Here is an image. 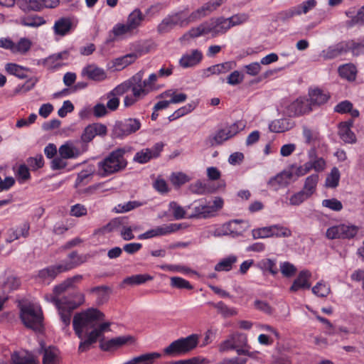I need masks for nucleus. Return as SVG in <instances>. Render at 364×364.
<instances>
[{
	"instance_id": "052dcab7",
	"label": "nucleus",
	"mask_w": 364,
	"mask_h": 364,
	"mask_svg": "<svg viewBox=\"0 0 364 364\" xmlns=\"http://www.w3.org/2000/svg\"><path fill=\"white\" fill-rule=\"evenodd\" d=\"M292 176V173L290 172H282L279 174H277L276 176L272 178L269 181V185H284L288 183V180H290Z\"/></svg>"
},
{
	"instance_id": "39448f33",
	"label": "nucleus",
	"mask_w": 364,
	"mask_h": 364,
	"mask_svg": "<svg viewBox=\"0 0 364 364\" xmlns=\"http://www.w3.org/2000/svg\"><path fill=\"white\" fill-rule=\"evenodd\" d=\"M198 342L199 336L193 333L171 342L164 349V353L170 357L184 355L194 350L198 346Z\"/></svg>"
},
{
	"instance_id": "dca6fc26",
	"label": "nucleus",
	"mask_w": 364,
	"mask_h": 364,
	"mask_svg": "<svg viewBox=\"0 0 364 364\" xmlns=\"http://www.w3.org/2000/svg\"><path fill=\"white\" fill-rule=\"evenodd\" d=\"M202 51L198 49H192L181 56L178 63L183 68H189L198 65L203 60Z\"/></svg>"
},
{
	"instance_id": "13d9d810",
	"label": "nucleus",
	"mask_w": 364,
	"mask_h": 364,
	"mask_svg": "<svg viewBox=\"0 0 364 364\" xmlns=\"http://www.w3.org/2000/svg\"><path fill=\"white\" fill-rule=\"evenodd\" d=\"M28 166L32 171H36L44 166V159L42 154H37L36 156L28 157L26 159Z\"/></svg>"
},
{
	"instance_id": "58836bf2",
	"label": "nucleus",
	"mask_w": 364,
	"mask_h": 364,
	"mask_svg": "<svg viewBox=\"0 0 364 364\" xmlns=\"http://www.w3.org/2000/svg\"><path fill=\"white\" fill-rule=\"evenodd\" d=\"M161 357L159 353H149L131 359L132 364H154L155 359Z\"/></svg>"
},
{
	"instance_id": "393cba45",
	"label": "nucleus",
	"mask_w": 364,
	"mask_h": 364,
	"mask_svg": "<svg viewBox=\"0 0 364 364\" xmlns=\"http://www.w3.org/2000/svg\"><path fill=\"white\" fill-rule=\"evenodd\" d=\"M294 127V122L291 120L282 118L273 120L269 124V129L272 132L282 133L291 129Z\"/></svg>"
},
{
	"instance_id": "864d4df0",
	"label": "nucleus",
	"mask_w": 364,
	"mask_h": 364,
	"mask_svg": "<svg viewBox=\"0 0 364 364\" xmlns=\"http://www.w3.org/2000/svg\"><path fill=\"white\" fill-rule=\"evenodd\" d=\"M229 139H230V137L229 134H228L226 129H221L216 132L214 136L209 139L210 144L212 146L220 145Z\"/></svg>"
},
{
	"instance_id": "338daca9",
	"label": "nucleus",
	"mask_w": 364,
	"mask_h": 364,
	"mask_svg": "<svg viewBox=\"0 0 364 364\" xmlns=\"http://www.w3.org/2000/svg\"><path fill=\"white\" fill-rule=\"evenodd\" d=\"M295 16H299V12L296 10V6H292L287 10L279 12L277 18L280 21H286Z\"/></svg>"
},
{
	"instance_id": "bf43d9fd",
	"label": "nucleus",
	"mask_w": 364,
	"mask_h": 364,
	"mask_svg": "<svg viewBox=\"0 0 364 364\" xmlns=\"http://www.w3.org/2000/svg\"><path fill=\"white\" fill-rule=\"evenodd\" d=\"M311 290L314 294L319 297H326L331 291L330 287L323 282H318Z\"/></svg>"
},
{
	"instance_id": "7ed1b4c3",
	"label": "nucleus",
	"mask_w": 364,
	"mask_h": 364,
	"mask_svg": "<svg viewBox=\"0 0 364 364\" xmlns=\"http://www.w3.org/2000/svg\"><path fill=\"white\" fill-rule=\"evenodd\" d=\"M69 261H63L61 264L51 265L38 272V278L45 283L49 284L59 274L73 269L87 261V256L78 255L73 251L68 255Z\"/></svg>"
},
{
	"instance_id": "3c124183",
	"label": "nucleus",
	"mask_w": 364,
	"mask_h": 364,
	"mask_svg": "<svg viewBox=\"0 0 364 364\" xmlns=\"http://www.w3.org/2000/svg\"><path fill=\"white\" fill-rule=\"evenodd\" d=\"M189 189L191 193L197 195L209 194L213 191L205 183L200 181H198L196 183L191 184Z\"/></svg>"
},
{
	"instance_id": "a18cd8bd",
	"label": "nucleus",
	"mask_w": 364,
	"mask_h": 364,
	"mask_svg": "<svg viewBox=\"0 0 364 364\" xmlns=\"http://www.w3.org/2000/svg\"><path fill=\"white\" fill-rule=\"evenodd\" d=\"M257 266L262 270L269 272L272 275L277 274L279 271L276 261L269 258L262 259L258 262Z\"/></svg>"
},
{
	"instance_id": "79ce46f5",
	"label": "nucleus",
	"mask_w": 364,
	"mask_h": 364,
	"mask_svg": "<svg viewBox=\"0 0 364 364\" xmlns=\"http://www.w3.org/2000/svg\"><path fill=\"white\" fill-rule=\"evenodd\" d=\"M11 360L14 364H38V361L31 354L21 355L18 353L14 352L11 355Z\"/></svg>"
},
{
	"instance_id": "f8f14e48",
	"label": "nucleus",
	"mask_w": 364,
	"mask_h": 364,
	"mask_svg": "<svg viewBox=\"0 0 364 364\" xmlns=\"http://www.w3.org/2000/svg\"><path fill=\"white\" fill-rule=\"evenodd\" d=\"M164 144L163 142L156 143L151 148H147L136 153L134 160L139 164H145L151 159L159 156Z\"/></svg>"
},
{
	"instance_id": "603ef678",
	"label": "nucleus",
	"mask_w": 364,
	"mask_h": 364,
	"mask_svg": "<svg viewBox=\"0 0 364 364\" xmlns=\"http://www.w3.org/2000/svg\"><path fill=\"white\" fill-rule=\"evenodd\" d=\"M211 305L215 308L218 313L223 317H230L237 314V311L233 308L228 307L224 302L211 303Z\"/></svg>"
},
{
	"instance_id": "423d86ee",
	"label": "nucleus",
	"mask_w": 364,
	"mask_h": 364,
	"mask_svg": "<svg viewBox=\"0 0 364 364\" xmlns=\"http://www.w3.org/2000/svg\"><path fill=\"white\" fill-rule=\"evenodd\" d=\"M20 318L26 327L35 331H41L43 328V315L41 310L36 311L32 305L21 307Z\"/></svg>"
},
{
	"instance_id": "37998d69",
	"label": "nucleus",
	"mask_w": 364,
	"mask_h": 364,
	"mask_svg": "<svg viewBox=\"0 0 364 364\" xmlns=\"http://www.w3.org/2000/svg\"><path fill=\"white\" fill-rule=\"evenodd\" d=\"M181 227V224H168L157 226L154 228L156 237L166 235L178 231Z\"/></svg>"
},
{
	"instance_id": "c9c22d12",
	"label": "nucleus",
	"mask_w": 364,
	"mask_h": 364,
	"mask_svg": "<svg viewBox=\"0 0 364 364\" xmlns=\"http://www.w3.org/2000/svg\"><path fill=\"white\" fill-rule=\"evenodd\" d=\"M208 34H209V31L208 28V24L205 21L196 27L191 28L183 36V38L188 40L190 38H195Z\"/></svg>"
},
{
	"instance_id": "e433bc0d",
	"label": "nucleus",
	"mask_w": 364,
	"mask_h": 364,
	"mask_svg": "<svg viewBox=\"0 0 364 364\" xmlns=\"http://www.w3.org/2000/svg\"><path fill=\"white\" fill-rule=\"evenodd\" d=\"M318 178L317 173H313L309 176L304 181L301 191H304L310 198L316 192Z\"/></svg>"
},
{
	"instance_id": "9d476101",
	"label": "nucleus",
	"mask_w": 364,
	"mask_h": 364,
	"mask_svg": "<svg viewBox=\"0 0 364 364\" xmlns=\"http://www.w3.org/2000/svg\"><path fill=\"white\" fill-rule=\"evenodd\" d=\"M78 297V301H67L65 303L57 308L60 320L64 325L63 327V331H65L70 324L71 314L73 311L79 307L85 301V296L83 294H79Z\"/></svg>"
},
{
	"instance_id": "0e129e2a",
	"label": "nucleus",
	"mask_w": 364,
	"mask_h": 364,
	"mask_svg": "<svg viewBox=\"0 0 364 364\" xmlns=\"http://www.w3.org/2000/svg\"><path fill=\"white\" fill-rule=\"evenodd\" d=\"M245 74L239 70H234L227 77V83L237 85L243 82Z\"/></svg>"
},
{
	"instance_id": "c03bdc74",
	"label": "nucleus",
	"mask_w": 364,
	"mask_h": 364,
	"mask_svg": "<svg viewBox=\"0 0 364 364\" xmlns=\"http://www.w3.org/2000/svg\"><path fill=\"white\" fill-rule=\"evenodd\" d=\"M340 176L341 174L338 168L333 167L326 178L325 186L331 188H336L339 183Z\"/></svg>"
},
{
	"instance_id": "7c9ffc66",
	"label": "nucleus",
	"mask_w": 364,
	"mask_h": 364,
	"mask_svg": "<svg viewBox=\"0 0 364 364\" xmlns=\"http://www.w3.org/2000/svg\"><path fill=\"white\" fill-rule=\"evenodd\" d=\"M5 70L11 75L24 79L28 77V73L30 70L16 63H9L6 64Z\"/></svg>"
},
{
	"instance_id": "4be33fe9",
	"label": "nucleus",
	"mask_w": 364,
	"mask_h": 364,
	"mask_svg": "<svg viewBox=\"0 0 364 364\" xmlns=\"http://www.w3.org/2000/svg\"><path fill=\"white\" fill-rule=\"evenodd\" d=\"M81 74L83 77L94 81H102L107 78L105 70L95 65H89L83 68Z\"/></svg>"
},
{
	"instance_id": "b1692460",
	"label": "nucleus",
	"mask_w": 364,
	"mask_h": 364,
	"mask_svg": "<svg viewBox=\"0 0 364 364\" xmlns=\"http://www.w3.org/2000/svg\"><path fill=\"white\" fill-rule=\"evenodd\" d=\"M127 225H129L128 217H117L110 220L106 225L103 226L102 228V231L107 233L114 231L120 232L122 227H125Z\"/></svg>"
},
{
	"instance_id": "0eeeda50",
	"label": "nucleus",
	"mask_w": 364,
	"mask_h": 364,
	"mask_svg": "<svg viewBox=\"0 0 364 364\" xmlns=\"http://www.w3.org/2000/svg\"><path fill=\"white\" fill-rule=\"evenodd\" d=\"M141 122L136 118H127L115 122L112 135L117 139H123L140 129Z\"/></svg>"
},
{
	"instance_id": "cd10ccee",
	"label": "nucleus",
	"mask_w": 364,
	"mask_h": 364,
	"mask_svg": "<svg viewBox=\"0 0 364 364\" xmlns=\"http://www.w3.org/2000/svg\"><path fill=\"white\" fill-rule=\"evenodd\" d=\"M138 58L139 55L136 53H131L117 58L113 60V67L117 70H121L133 63Z\"/></svg>"
},
{
	"instance_id": "aec40b11",
	"label": "nucleus",
	"mask_w": 364,
	"mask_h": 364,
	"mask_svg": "<svg viewBox=\"0 0 364 364\" xmlns=\"http://www.w3.org/2000/svg\"><path fill=\"white\" fill-rule=\"evenodd\" d=\"M311 277V273L307 269L301 271L297 277L293 282L292 285L289 288V291L296 292L299 289H309L311 288V283L309 282Z\"/></svg>"
},
{
	"instance_id": "bb28decb",
	"label": "nucleus",
	"mask_w": 364,
	"mask_h": 364,
	"mask_svg": "<svg viewBox=\"0 0 364 364\" xmlns=\"http://www.w3.org/2000/svg\"><path fill=\"white\" fill-rule=\"evenodd\" d=\"M90 293L95 294L97 296L96 302L98 305L106 303L109 298L112 289L110 287L105 285L95 287L90 290Z\"/></svg>"
},
{
	"instance_id": "ea45409f",
	"label": "nucleus",
	"mask_w": 364,
	"mask_h": 364,
	"mask_svg": "<svg viewBox=\"0 0 364 364\" xmlns=\"http://www.w3.org/2000/svg\"><path fill=\"white\" fill-rule=\"evenodd\" d=\"M307 98L313 108L314 106H319L326 103L330 98V95L325 92H309Z\"/></svg>"
},
{
	"instance_id": "e2e57ef3",
	"label": "nucleus",
	"mask_w": 364,
	"mask_h": 364,
	"mask_svg": "<svg viewBox=\"0 0 364 364\" xmlns=\"http://www.w3.org/2000/svg\"><path fill=\"white\" fill-rule=\"evenodd\" d=\"M310 197L303 191H299L294 193L289 198V204L291 205L298 206L309 199Z\"/></svg>"
},
{
	"instance_id": "a878e982",
	"label": "nucleus",
	"mask_w": 364,
	"mask_h": 364,
	"mask_svg": "<svg viewBox=\"0 0 364 364\" xmlns=\"http://www.w3.org/2000/svg\"><path fill=\"white\" fill-rule=\"evenodd\" d=\"M335 112L343 114L349 113L352 118L358 117L360 112L358 109H353V105L348 100H343L338 103L333 108Z\"/></svg>"
},
{
	"instance_id": "6e6552de",
	"label": "nucleus",
	"mask_w": 364,
	"mask_h": 364,
	"mask_svg": "<svg viewBox=\"0 0 364 364\" xmlns=\"http://www.w3.org/2000/svg\"><path fill=\"white\" fill-rule=\"evenodd\" d=\"M358 228L353 225L340 224L327 229L326 237L329 240L352 239L358 233Z\"/></svg>"
},
{
	"instance_id": "4c0bfd02",
	"label": "nucleus",
	"mask_w": 364,
	"mask_h": 364,
	"mask_svg": "<svg viewBox=\"0 0 364 364\" xmlns=\"http://www.w3.org/2000/svg\"><path fill=\"white\" fill-rule=\"evenodd\" d=\"M46 23V21L43 17L38 16H23L19 19V23L24 26L28 27H38L40 26L43 25Z\"/></svg>"
},
{
	"instance_id": "f257e3e1",
	"label": "nucleus",
	"mask_w": 364,
	"mask_h": 364,
	"mask_svg": "<svg viewBox=\"0 0 364 364\" xmlns=\"http://www.w3.org/2000/svg\"><path fill=\"white\" fill-rule=\"evenodd\" d=\"M105 314L97 309L89 308L76 313L73 319V328L76 336L80 339L78 353L89 350L99 338H104L105 332L110 331V322H103Z\"/></svg>"
},
{
	"instance_id": "5fc2aeb1",
	"label": "nucleus",
	"mask_w": 364,
	"mask_h": 364,
	"mask_svg": "<svg viewBox=\"0 0 364 364\" xmlns=\"http://www.w3.org/2000/svg\"><path fill=\"white\" fill-rule=\"evenodd\" d=\"M141 205H143V203L137 200L128 201L127 203L123 204H118L114 208V211L117 213H126Z\"/></svg>"
},
{
	"instance_id": "a211bd4d",
	"label": "nucleus",
	"mask_w": 364,
	"mask_h": 364,
	"mask_svg": "<svg viewBox=\"0 0 364 364\" xmlns=\"http://www.w3.org/2000/svg\"><path fill=\"white\" fill-rule=\"evenodd\" d=\"M288 110L291 115L299 116L309 112L312 107L307 97H299L289 105Z\"/></svg>"
},
{
	"instance_id": "a19ab883",
	"label": "nucleus",
	"mask_w": 364,
	"mask_h": 364,
	"mask_svg": "<svg viewBox=\"0 0 364 364\" xmlns=\"http://www.w3.org/2000/svg\"><path fill=\"white\" fill-rule=\"evenodd\" d=\"M237 262V257L230 255L221 259L215 266V270L217 272H229L232 269V265Z\"/></svg>"
},
{
	"instance_id": "f704fd0d",
	"label": "nucleus",
	"mask_w": 364,
	"mask_h": 364,
	"mask_svg": "<svg viewBox=\"0 0 364 364\" xmlns=\"http://www.w3.org/2000/svg\"><path fill=\"white\" fill-rule=\"evenodd\" d=\"M339 75L348 81H353L355 80L357 75L356 67L352 63H347L339 66L338 68Z\"/></svg>"
},
{
	"instance_id": "49530a36",
	"label": "nucleus",
	"mask_w": 364,
	"mask_h": 364,
	"mask_svg": "<svg viewBox=\"0 0 364 364\" xmlns=\"http://www.w3.org/2000/svg\"><path fill=\"white\" fill-rule=\"evenodd\" d=\"M58 349L53 346L45 348L43 351V364H57Z\"/></svg>"
},
{
	"instance_id": "de8ad7c7",
	"label": "nucleus",
	"mask_w": 364,
	"mask_h": 364,
	"mask_svg": "<svg viewBox=\"0 0 364 364\" xmlns=\"http://www.w3.org/2000/svg\"><path fill=\"white\" fill-rule=\"evenodd\" d=\"M107 100L106 103V108L107 111H116L119 105V99L117 97L114 92H107V94L101 97V100Z\"/></svg>"
},
{
	"instance_id": "f03ea898",
	"label": "nucleus",
	"mask_w": 364,
	"mask_h": 364,
	"mask_svg": "<svg viewBox=\"0 0 364 364\" xmlns=\"http://www.w3.org/2000/svg\"><path fill=\"white\" fill-rule=\"evenodd\" d=\"M129 150L128 147H122L112 151L97 163V174L101 177H107L123 171L127 166L124 154Z\"/></svg>"
},
{
	"instance_id": "774afa93",
	"label": "nucleus",
	"mask_w": 364,
	"mask_h": 364,
	"mask_svg": "<svg viewBox=\"0 0 364 364\" xmlns=\"http://www.w3.org/2000/svg\"><path fill=\"white\" fill-rule=\"evenodd\" d=\"M280 270L285 277H291L296 272V267L289 262H284L280 264Z\"/></svg>"
},
{
	"instance_id": "2eb2a0df",
	"label": "nucleus",
	"mask_w": 364,
	"mask_h": 364,
	"mask_svg": "<svg viewBox=\"0 0 364 364\" xmlns=\"http://www.w3.org/2000/svg\"><path fill=\"white\" fill-rule=\"evenodd\" d=\"M76 24L69 17H61L57 19L53 26L55 36L63 37L71 33L75 28Z\"/></svg>"
},
{
	"instance_id": "6e6d98bb",
	"label": "nucleus",
	"mask_w": 364,
	"mask_h": 364,
	"mask_svg": "<svg viewBox=\"0 0 364 364\" xmlns=\"http://www.w3.org/2000/svg\"><path fill=\"white\" fill-rule=\"evenodd\" d=\"M170 284L172 287L178 289L191 290L193 289V285L188 280L179 277H171Z\"/></svg>"
},
{
	"instance_id": "4468645a",
	"label": "nucleus",
	"mask_w": 364,
	"mask_h": 364,
	"mask_svg": "<svg viewBox=\"0 0 364 364\" xmlns=\"http://www.w3.org/2000/svg\"><path fill=\"white\" fill-rule=\"evenodd\" d=\"M348 46L346 41H341L323 50L320 56L324 60H332L336 58L348 53Z\"/></svg>"
},
{
	"instance_id": "5701e85b",
	"label": "nucleus",
	"mask_w": 364,
	"mask_h": 364,
	"mask_svg": "<svg viewBox=\"0 0 364 364\" xmlns=\"http://www.w3.org/2000/svg\"><path fill=\"white\" fill-rule=\"evenodd\" d=\"M236 66V63L234 61H227L225 63L216 64L212 66L208 67L205 71V74L207 76L210 75H220L225 74L232 70Z\"/></svg>"
},
{
	"instance_id": "09e8293b",
	"label": "nucleus",
	"mask_w": 364,
	"mask_h": 364,
	"mask_svg": "<svg viewBox=\"0 0 364 364\" xmlns=\"http://www.w3.org/2000/svg\"><path fill=\"white\" fill-rule=\"evenodd\" d=\"M346 43L348 46V52L350 51L353 55L364 54V40H349L346 41Z\"/></svg>"
},
{
	"instance_id": "ddd939ff",
	"label": "nucleus",
	"mask_w": 364,
	"mask_h": 364,
	"mask_svg": "<svg viewBox=\"0 0 364 364\" xmlns=\"http://www.w3.org/2000/svg\"><path fill=\"white\" fill-rule=\"evenodd\" d=\"M209 34L212 37H217L218 36L225 34L230 29V24L226 18L218 17L211 18L209 21H206Z\"/></svg>"
},
{
	"instance_id": "680f3d73",
	"label": "nucleus",
	"mask_w": 364,
	"mask_h": 364,
	"mask_svg": "<svg viewBox=\"0 0 364 364\" xmlns=\"http://www.w3.org/2000/svg\"><path fill=\"white\" fill-rule=\"evenodd\" d=\"M168 206L169 209L172 210L173 216L176 220H181L186 218V210L176 202H170Z\"/></svg>"
},
{
	"instance_id": "1a4fd4ad",
	"label": "nucleus",
	"mask_w": 364,
	"mask_h": 364,
	"mask_svg": "<svg viewBox=\"0 0 364 364\" xmlns=\"http://www.w3.org/2000/svg\"><path fill=\"white\" fill-rule=\"evenodd\" d=\"M188 11V8L178 12H174L166 16L157 26L159 33H166L171 31L175 26L184 27L183 14Z\"/></svg>"
},
{
	"instance_id": "412c9836",
	"label": "nucleus",
	"mask_w": 364,
	"mask_h": 364,
	"mask_svg": "<svg viewBox=\"0 0 364 364\" xmlns=\"http://www.w3.org/2000/svg\"><path fill=\"white\" fill-rule=\"evenodd\" d=\"M132 339V338L131 336H119L108 341H105V337L99 338L98 340H100V349L104 351H109L126 344Z\"/></svg>"
},
{
	"instance_id": "20e7f679",
	"label": "nucleus",
	"mask_w": 364,
	"mask_h": 364,
	"mask_svg": "<svg viewBox=\"0 0 364 364\" xmlns=\"http://www.w3.org/2000/svg\"><path fill=\"white\" fill-rule=\"evenodd\" d=\"M143 77L144 72L139 71L131 78L117 85L112 91H145V89H154L158 77L157 74L151 73L148 79L144 80H142Z\"/></svg>"
},
{
	"instance_id": "c756f323",
	"label": "nucleus",
	"mask_w": 364,
	"mask_h": 364,
	"mask_svg": "<svg viewBox=\"0 0 364 364\" xmlns=\"http://www.w3.org/2000/svg\"><path fill=\"white\" fill-rule=\"evenodd\" d=\"M18 6L24 12L39 11L43 9L41 0H17Z\"/></svg>"
},
{
	"instance_id": "2f4dec72",
	"label": "nucleus",
	"mask_w": 364,
	"mask_h": 364,
	"mask_svg": "<svg viewBox=\"0 0 364 364\" xmlns=\"http://www.w3.org/2000/svg\"><path fill=\"white\" fill-rule=\"evenodd\" d=\"M154 277L148 274H134L130 277L124 278L122 281L121 287L124 284H128L131 286L140 285L146 283L148 281H151Z\"/></svg>"
},
{
	"instance_id": "4d7b16f0",
	"label": "nucleus",
	"mask_w": 364,
	"mask_h": 364,
	"mask_svg": "<svg viewBox=\"0 0 364 364\" xmlns=\"http://www.w3.org/2000/svg\"><path fill=\"white\" fill-rule=\"evenodd\" d=\"M31 41L26 38H21L17 43H15L14 53L25 54L31 47Z\"/></svg>"
},
{
	"instance_id": "473e14b6",
	"label": "nucleus",
	"mask_w": 364,
	"mask_h": 364,
	"mask_svg": "<svg viewBox=\"0 0 364 364\" xmlns=\"http://www.w3.org/2000/svg\"><path fill=\"white\" fill-rule=\"evenodd\" d=\"M144 18L145 16L142 12L139 9H136L129 14L127 23L133 31L141 25Z\"/></svg>"
},
{
	"instance_id": "6ab92c4d",
	"label": "nucleus",
	"mask_w": 364,
	"mask_h": 364,
	"mask_svg": "<svg viewBox=\"0 0 364 364\" xmlns=\"http://www.w3.org/2000/svg\"><path fill=\"white\" fill-rule=\"evenodd\" d=\"M353 123V119H349L347 121L341 122L338 124V135L346 143L353 144L356 141L355 134L351 130Z\"/></svg>"
},
{
	"instance_id": "c85d7f7f",
	"label": "nucleus",
	"mask_w": 364,
	"mask_h": 364,
	"mask_svg": "<svg viewBox=\"0 0 364 364\" xmlns=\"http://www.w3.org/2000/svg\"><path fill=\"white\" fill-rule=\"evenodd\" d=\"M58 152L59 155L65 159H75L80 155L79 150L70 141L61 145L59 147Z\"/></svg>"
},
{
	"instance_id": "8fccbe9b",
	"label": "nucleus",
	"mask_w": 364,
	"mask_h": 364,
	"mask_svg": "<svg viewBox=\"0 0 364 364\" xmlns=\"http://www.w3.org/2000/svg\"><path fill=\"white\" fill-rule=\"evenodd\" d=\"M275 226H268V227H262L259 228H255L252 230V236L253 239H259V238H267L272 237V230Z\"/></svg>"
},
{
	"instance_id": "f3484780",
	"label": "nucleus",
	"mask_w": 364,
	"mask_h": 364,
	"mask_svg": "<svg viewBox=\"0 0 364 364\" xmlns=\"http://www.w3.org/2000/svg\"><path fill=\"white\" fill-rule=\"evenodd\" d=\"M187 209H192V213L187 216L189 219H207L213 217L209 208V205L203 203L201 200L197 203L195 201L193 204L186 206Z\"/></svg>"
},
{
	"instance_id": "72a5a7b5",
	"label": "nucleus",
	"mask_w": 364,
	"mask_h": 364,
	"mask_svg": "<svg viewBox=\"0 0 364 364\" xmlns=\"http://www.w3.org/2000/svg\"><path fill=\"white\" fill-rule=\"evenodd\" d=\"M30 226L29 224L25 223L18 227L16 230H9V235L6 239V242L11 243L13 241L18 240L21 236L26 237L29 234Z\"/></svg>"
},
{
	"instance_id": "69168bd1",
	"label": "nucleus",
	"mask_w": 364,
	"mask_h": 364,
	"mask_svg": "<svg viewBox=\"0 0 364 364\" xmlns=\"http://www.w3.org/2000/svg\"><path fill=\"white\" fill-rule=\"evenodd\" d=\"M322 205L336 212L343 209L342 203L336 198L325 199L322 200Z\"/></svg>"
},
{
	"instance_id": "9b49d317",
	"label": "nucleus",
	"mask_w": 364,
	"mask_h": 364,
	"mask_svg": "<svg viewBox=\"0 0 364 364\" xmlns=\"http://www.w3.org/2000/svg\"><path fill=\"white\" fill-rule=\"evenodd\" d=\"M250 227L248 221L243 220H232L223 225V235L238 237L242 235Z\"/></svg>"
}]
</instances>
